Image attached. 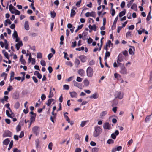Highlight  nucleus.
<instances>
[{
    "label": "nucleus",
    "mask_w": 152,
    "mask_h": 152,
    "mask_svg": "<svg viewBox=\"0 0 152 152\" xmlns=\"http://www.w3.org/2000/svg\"><path fill=\"white\" fill-rule=\"evenodd\" d=\"M85 15L86 17L91 16L95 18L96 16V13L93 11L91 12H87L86 13Z\"/></svg>",
    "instance_id": "10"
},
{
    "label": "nucleus",
    "mask_w": 152,
    "mask_h": 152,
    "mask_svg": "<svg viewBox=\"0 0 152 152\" xmlns=\"http://www.w3.org/2000/svg\"><path fill=\"white\" fill-rule=\"evenodd\" d=\"M24 28L26 30H28L30 28L29 27L28 22L27 21H25L24 23Z\"/></svg>",
    "instance_id": "17"
},
{
    "label": "nucleus",
    "mask_w": 152,
    "mask_h": 152,
    "mask_svg": "<svg viewBox=\"0 0 152 152\" xmlns=\"http://www.w3.org/2000/svg\"><path fill=\"white\" fill-rule=\"evenodd\" d=\"M119 65V66L120 68V72L121 74L125 75L127 73L126 68L125 67L124 64H120Z\"/></svg>",
    "instance_id": "2"
},
{
    "label": "nucleus",
    "mask_w": 152,
    "mask_h": 152,
    "mask_svg": "<svg viewBox=\"0 0 152 152\" xmlns=\"http://www.w3.org/2000/svg\"><path fill=\"white\" fill-rule=\"evenodd\" d=\"M53 143L52 142H50L49 143L48 145V148L50 150H52V149Z\"/></svg>",
    "instance_id": "50"
},
{
    "label": "nucleus",
    "mask_w": 152,
    "mask_h": 152,
    "mask_svg": "<svg viewBox=\"0 0 152 152\" xmlns=\"http://www.w3.org/2000/svg\"><path fill=\"white\" fill-rule=\"evenodd\" d=\"M134 0H131L129 2L127 5V6L128 8H129L131 6H132L133 4V2L134 1Z\"/></svg>",
    "instance_id": "28"
},
{
    "label": "nucleus",
    "mask_w": 152,
    "mask_h": 152,
    "mask_svg": "<svg viewBox=\"0 0 152 152\" xmlns=\"http://www.w3.org/2000/svg\"><path fill=\"white\" fill-rule=\"evenodd\" d=\"M99 149L98 148H94L92 149V152H98Z\"/></svg>",
    "instance_id": "46"
},
{
    "label": "nucleus",
    "mask_w": 152,
    "mask_h": 152,
    "mask_svg": "<svg viewBox=\"0 0 152 152\" xmlns=\"http://www.w3.org/2000/svg\"><path fill=\"white\" fill-rule=\"evenodd\" d=\"M20 104L19 102H17L14 105L15 108L16 109H18L20 107Z\"/></svg>",
    "instance_id": "37"
},
{
    "label": "nucleus",
    "mask_w": 152,
    "mask_h": 152,
    "mask_svg": "<svg viewBox=\"0 0 152 152\" xmlns=\"http://www.w3.org/2000/svg\"><path fill=\"white\" fill-rule=\"evenodd\" d=\"M88 121H83L81 122L80 126L83 127L86 124L87 122H88Z\"/></svg>",
    "instance_id": "32"
},
{
    "label": "nucleus",
    "mask_w": 152,
    "mask_h": 152,
    "mask_svg": "<svg viewBox=\"0 0 152 152\" xmlns=\"http://www.w3.org/2000/svg\"><path fill=\"white\" fill-rule=\"evenodd\" d=\"M75 65L78 66L80 63V61L78 59L76 58L75 59Z\"/></svg>",
    "instance_id": "40"
},
{
    "label": "nucleus",
    "mask_w": 152,
    "mask_h": 152,
    "mask_svg": "<svg viewBox=\"0 0 152 152\" xmlns=\"http://www.w3.org/2000/svg\"><path fill=\"white\" fill-rule=\"evenodd\" d=\"M69 94L72 98L76 97L77 96V93L75 91L70 92Z\"/></svg>",
    "instance_id": "18"
},
{
    "label": "nucleus",
    "mask_w": 152,
    "mask_h": 152,
    "mask_svg": "<svg viewBox=\"0 0 152 152\" xmlns=\"http://www.w3.org/2000/svg\"><path fill=\"white\" fill-rule=\"evenodd\" d=\"M151 14V10L150 11V12L148 14L147 18L146 20L147 21H148L150 20L152 18V17L150 15Z\"/></svg>",
    "instance_id": "33"
},
{
    "label": "nucleus",
    "mask_w": 152,
    "mask_h": 152,
    "mask_svg": "<svg viewBox=\"0 0 152 152\" xmlns=\"http://www.w3.org/2000/svg\"><path fill=\"white\" fill-rule=\"evenodd\" d=\"M40 64L43 66H46V62L44 60H41Z\"/></svg>",
    "instance_id": "49"
},
{
    "label": "nucleus",
    "mask_w": 152,
    "mask_h": 152,
    "mask_svg": "<svg viewBox=\"0 0 152 152\" xmlns=\"http://www.w3.org/2000/svg\"><path fill=\"white\" fill-rule=\"evenodd\" d=\"M78 73L81 76L83 77L85 75V72L83 69H80L78 71Z\"/></svg>",
    "instance_id": "16"
},
{
    "label": "nucleus",
    "mask_w": 152,
    "mask_h": 152,
    "mask_svg": "<svg viewBox=\"0 0 152 152\" xmlns=\"http://www.w3.org/2000/svg\"><path fill=\"white\" fill-rule=\"evenodd\" d=\"M66 64L72 67L73 66L72 63L70 61H67L66 63Z\"/></svg>",
    "instance_id": "55"
},
{
    "label": "nucleus",
    "mask_w": 152,
    "mask_h": 152,
    "mask_svg": "<svg viewBox=\"0 0 152 152\" xmlns=\"http://www.w3.org/2000/svg\"><path fill=\"white\" fill-rule=\"evenodd\" d=\"M2 53L4 54V56L5 57L8 59H9V57L8 56V54L7 52L5 51V50H2Z\"/></svg>",
    "instance_id": "26"
},
{
    "label": "nucleus",
    "mask_w": 152,
    "mask_h": 152,
    "mask_svg": "<svg viewBox=\"0 0 152 152\" xmlns=\"http://www.w3.org/2000/svg\"><path fill=\"white\" fill-rule=\"evenodd\" d=\"M39 128L37 126H34L32 129V131L36 136H38L39 134Z\"/></svg>",
    "instance_id": "9"
},
{
    "label": "nucleus",
    "mask_w": 152,
    "mask_h": 152,
    "mask_svg": "<svg viewBox=\"0 0 152 152\" xmlns=\"http://www.w3.org/2000/svg\"><path fill=\"white\" fill-rule=\"evenodd\" d=\"M103 127L104 129L110 130L112 129L111 124L108 122H106L104 124Z\"/></svg>",
    "instance_id": "8"
},
{
    "label": "nucleus",
    "mask_w": 152,
    "mask_h": 152,
    "mask_svg": "<svg viewBox=\"0 0 152 152\" xmlns=\"http://www.w3.org/2000/svg\"><path fill=\"white\" fill-rule=\"evenodd\" d=\"M110 56V53L109 51H106L104 57V60H106L108 57H109Z\"/></svg>",
    "instance_id": "25"
},
{
    "label": "nucleus",
    "mask_w": 152,
    "mask_h": 152,
    "mask_svg": "<svg viewBox=\"0 0 152 152\" xmlns=\"http://www.w3.org/2000/svg\"><path fill=\"white\" fill-rule=\"evenodd\" d=\"M50 14L51 17L53 18H54L56 15V13L54 11H51L50 12Z\"/></svg>",
    "instance_id": "42"
},
{
    "label": "nucleus",
    "mask_w": 152,
    "mask_h": 152,
    "mask_svg": "<svg viewBox=\"0 0 152 152\" xmlns=\"http://www.w3.org/2000/svg\"><path fill=\"white\" fill-rule=\"evenodd\" d=\"M114 76L117 79H118L120 77V75L117 73L114 74Z\"/></svg>",
    "instance_id": "58"
},
{
    "label": "nucleus",
    "mask_w": 152,
    "mask_h": 152,
    "mask_svg": "<svg viewBox=\"0 0 152 152\" xmlns=\"http://www.w3.org/2000/svg\"><path fill=\"white\" fill-rule=\"evenodd\" d=\"M131 8L135 11H136L137 10V4L135 3H133L131 6Z\"/></svg>",
    "instance_id": "21"
},
{
    "label": "nucleus",
    "mask_w": 152,
    "mask_h": 152,
    "mask_svg": "<svg viewBox=\"0 0 152 152\" xmlns=\"http://www.w3.org/2000/svg\"><path fill=\"white\" fill-rule=\"evenodd\" d=\"M13 140H11L10 143L9 148L8 149V150H10V149L12 148L13 145Z\"/></svg>",
    "instance_id": "35"
},
{
    "label": "nucleus",
    "mask_w": 152,
    "mask_h": 152,
    "mask_svg": "<svg viewBox=\"0 0 152 152\" xmlns=\"http://www.w3.org/2000/svg\"><path fill=\"white\" fill-rule=\"evenodd\" d=\"M15 8L13 7L12 4H10L9 6V10L12 14H13L14 13L12 11V10H15Z\"/></svg>",
    "instance_id": "22"
},
{
    "label": "nucleus",
    "mask_w": 152,
    "mask_h": 152,
    "mask_svg": "<svg viewBox=\"0 0 152 152\" xmlns=\"http://www.w3.org/2000/svg\"><path fill=\"white\" fill-rule=\"evenodd\" d=\"M124 58V57L122 54H119L117 60V63L118 64V66H119V65L121 64H122V63H121L120 62H121L123 61Z\"/></svg>",
    "instance_id": "3"
},
{
    "label": "nucleus",
    "mask_w": 152,
    "mask_h": 152,
    "mask_svg": "<svg viewBox=\"0 0 152 152\" xmlns=\"http://www.w3.org/2000/svg\"><path fill=\"white\" fill-rule=\"evenodd\" d=\"M10 142V140L8 138H7L3 141V143L4 145H7Z\"/></svg>",
    "instance_id": "23"
},
{
    "label": "nucleus",
    "mask_w": 152,
    "mask_h": 152,
    "mask_svg": "<svg viewBox=\"0 0 152 152\" xmlns=\"http://www.w3.org/2000/svg\"><path fill=\"white\" fill-rule=\"evenodd\" d=\"M54 96V94H53V93L52 92L51 90H50L49 94V95L48 96V97L49 98H51L52 97Z\"/></svg>",
    "instance_id": "44"
},
{
    "label": "nucleus",
    "mask_w": 152,
    "mask_h": 152,
    "mask_svg": "<svg viewBox=\"0 0 152 152\" xmlns=\"http://www.w3.org/2000/svg\"><path fill=\"white\" fill-rule=\"evenodd\" d=\"M63 53L64 54V58H65L66 59L68 60H69V58L68 57L66 56L67 55V56H68V55L67 54V53L66 52H63Z\"/></svg>",
    "instance_id": "57"
},
{
    "label": "nucleus",
    "mask_w": 152,
    "mask_h": 152,
    "mask_svg": "<svg viewBox=\"0 0 152 152\" xmlns=\"http://www.w3.org/2000/svg\"><path fill=\"white\" fill-rule=\"evenodd\" d=\"M114 142V140L112 139H109L107 141V143L109 144H113Z\"/></svg>",
    "instance_id": "45"
},
{
    "label": "nucleus",
    "mask_w": 152,
    "mask_h": 152,
    "mask_svg": "<svg viewBox=\"0 0 152 152\" xmlns=\"http://www.w3.org/2000/svg\"><path fill=\"white\" fill-rule=\"evenodd\" d=\"M82 78H80L79 77H77L76 79V81L81 82L82 81Z\"/></svg>",
    "instance_id": "60"
},
{
    "label": "nucleus",
    "mask_w": 152,
    "mask_h": 152,
    "mask_svg": "<svg viewBox=\"0 0 152 152\" xmlns=\"http://www.w3.org/2000/svg\"><path fill=\"white\" fill-rule=\"evenodd\" d=\"M79 58L80 59L81 61L84 63L86 61V57L84 55H81L79 56Z\"/></svg>",
    "instance_id": "14"
},
{
    "label": "nucleus",
    "mask_w": 152,
    "mask_h": 152,
    "mask_svg": "<svg viewBox=\"0 0 152 152\" xmlns=\"http://www.w3.org/2000/svg\"><path fill=\"white\" fill-rule=\"evenodd\" d=\"M42 54L40 52H39L37 54V58H42Z\"/></svg>",
    "instance_id": "47"
},
{
    "label": "nucleus",
    "mask_w": 152,
    "mask_h": 152,
    "mask_svg": "<svg viewBox=\"0 0 152 152\" xmlns=\"http://www.w3.org/2000/svg\"><path fill=\"white\" fill-rule=\"evenodd\" d=\"M134 25H132L129 26L128 29L129 30H132L134 29Z\"/></svg>",
    "instance_id": "63"
},
{
    "label": "nucleus",
    "mask_w": 152,
    "mask_h": 152,
    "mask_svg": "<svg viewBox=\"0 0 152 152\" xmlns=\"http://www.w3.org/2000/svg\"><path fill=\"white\" fill-rule=\"evenodd\" d=\"M77 8L76 7H73L72 9L71 10V12L70 14V16L71 17H73L76 14L75 10Z\"/></svg>",
    "instance_id": "12"
},
{
    "label": "nucleus",
    "mask_w": 152,
    "mask_h": 152,
    "mask_svg": "<svg viewBox=\"0 0 152 152\" xmlns=\"http://www.w3.org/2000/svg\"><path fill=\"white\" fill-rule=\"evenodd\" d=\"M4 47L5 49L7 50H8V46L9 45L7 42V40L5 39H4Z\"/></svg>",
    "instance_id": "24"
},
{
    "label": "nucleus",
    "mask_w": 152,
    "mask_h": 152,
    "mask_svg": "<svg viewBox=\"0 0 152 152\" xmlns=\"http://www.w3.org/2000/svg\"><path fill=\"white\" fill-rule=\"evenodd\" d=\"M95 131L94 132L93 136L95 137H98L102 132L101 128L98 126L94 127Z\"/></svg>",
    "instance_id": "1"
},
{
    "label": "nucleus",
    "mask_w": 152,
    "mask_h": 152,
    "mask_svg": "<svg viewBox=\"0 0 152 152\" xmlns=\"http://www.w3.org/2000/svg\"><path fill=\"white\" fill-rule=\"evenodd\" d=\"M13 37L14 38H15L16 37H18V35L17 34V32L15 31V29L14 31V33L12 35Z\"/></svg>",
    "instance_id": "41"
},
{
    "label": "nucleus",
    "mask_w": 152,
    "mask_h": 152,
    "mask_svg": "<svg viewBox=\"0 0 152 152\" xmlns=\"http://www.w3.org/2000/svg\"><path fill=\"white\" fill-rule=\"evenodd\" d=\"M6 112V115L8 117L11 118H13V117L12 116V115L10 113V112L9 110H7Z\"/></svg>",
    "instance_id": "38"
},
{
    "label": "nucleus",
    "mask_w": 152,
    "mask_h": 152,
    "mask_svg": "<svg viewBox=\"0 0 152 152\" xmlns=\"http://www.w3.org/2000/svg\"><path fill=\"white\" fill-rule=\"evenodd\" d=\"M151 115H148L147 116L145 120V122L147 123L150 121L151 119Z\"/></svg>",
    "instance_id": "39"
},
{
    "label": "nucleus",
    "mask_w": 152,
    "mask_h": 152,
    "mask_svg": "<svg viewBox=\"0 0 152 152\" xmlns=\"http://www.w3.org/2000/svg\"><path fill=\"white\" fill-rule=\"evenodd\" d=\"M126 11L125 9H124L123 11L119 13V16L120 17H121L125 15Z\"/></svg>",
    "instance_id": "27"
},
{
    "label": "nucleus",
    "mask_w": 152,
    "mask_h": 152,
    "mask_svg": "<svg viewBox=\"0 0 152 152\" xmlns=\"http://www.w3.org/2000/svg\"><path fill=\"white\" fill-rule=\"evenodd\" d=\"M30 7H31L32 9L34 11H35V8L34 6V1L32 0V3H31V5L30 6Z\"/></svg>",
    "instance_id": "48"
},
{
    "label": "nucleus",
    "mask_w": 152,
    "mask_h": 152,
    "mask_svg": "<svg viewBox=\"0 0 152 152\" xmlns=\"http://www.w3.org/2000/svg\"><path fill=\"white\" fill-rule=\"evenodd\" d=\"M99 97V94L97 93H95L92 95L90 96V99H96Z\"/></svg>",
    "instance_id": "15"
},
{
    "label": "nucleus",
    "mask_w": 152,
    "mask_h": 152,
    "mask_svg": "<svg viewBox=\"0 0 152 152\" xmlns=\"http://www.w3.org/2000/svg\"><path fill=\"white\" fill-rule=\"evenodd\" d=\"M83 83L86 86H88L89 84V82L87 79H85L83 81Z\"/></svg>",
    "instance_id": "31"
},
{
    "label": "nucleus",
    "mask_w": 152,
    "mask_h": 152,
    "mask_svg": "<svg viewBox=\"0 0 152 152\" xmlns=\"http://www.w3.org/2000/svg\"><path fill=\"white\" fill-rule=\"evenodd\" d=\"M107 113V111H104L101 112L100 114V116L101 118L104 116Z\"/></svg>",
    "instance_id": "36"
},
{
    "label": "nucleus",
    "mask_w": 152,
    "mask_h": 152,
    "mask_svg": "<svg viewBox=\"0 0 152 152\" xmlns=\"http://www.w3.org/2000/svg\"><path fill=\"white\" fill-rule=\"evenodd\" d=\"M41 98L42 100L43 101L46 98L45 95L43 94H42Z\"/></svg>",
    "instance_id": "61"
},
{
    "label": "nucleus",
    "mask_w": 152,
    "mask_h": 152,
    "mask_svg": "<svg viewBox=\"0 0 152 152\" xmlns=\"http://www.w3.org/2000/svg\"><path fill=\"white\" fill-rule=\"evenodd\" d=\"M15 12H13V14H15V15H20V12L18 10H14Z\"/></svg>",
    "instance_id": "51"
},
{
    "label": "nucleus",
    "mask_w": 152,
    "mask_h": 152,
    "mask_svg": "<svg viewBox=\"0 0 152 152\" xmlns=\"http://www.w3.org/2000/svg\"><path fill=\"white\" fill-rule=\"evenodd\" d=\"M73 83L75 86L77 87L78 88L81 89L83 88V86L82 84L78 83L75 80L73 81Z\"/></svg>",
    "instance_id": "6"
},
{
    "label": "nucleus",
    "mask_w": 152,
    "mask_h": 152,
    "mask_svg": "<svg viewBox=\"0 0 152 152\" xmlns=\"http://www.w3.org/2000/svg\"><path fill=\"white\" fill-rule=\"evenodd\" d=\"M125 3L124 1H122L120 4V6L122 8H123L125 6Z\"/></svg>",
    "instance_id": "62"
},
{
    "label": "nucleus",
    "mask_w": 152,
    "mask_h": 152,
    "mask_svg": "<svg viewBox=\"0 0 152 152\" xmlns=\"http://www.w3.org/2000/svg\"><path fill=\"white\" fill-rule=\"evenodd\" d=\"M21 126L19 125H18L17 126L16 128V130L17 132H18L19 131H20L21 130Z\"/></svg>",
    "instance_id": "53"
},
{
    "label": "nucleus",
    "mask_w": 152,
    "mask_h": 152,
    "mask_svg": "<svg viewBox=\"0 0 152 152\" xmlns=\"http://www.w3.org/2000/svg\"><path fill=\"white\" fill-rule=\"evenodd\" d=\"M114 96L115 98H118L121 99L123 98V95L120 91H117L115 92Z\"/></svg>",
    "instance_id": "5"
},
{
    "label": "nucleus",
    "mask_w": 152,
    "mask_h": 152,
    "mask_svg": "<svg viewBox=\"0 0 152 152\" xmlns=\"http://www.w3.org/2000/svg\"><path fill=\"white\" fill-rule=\"evenodd\" d=\"M87 75L88 77H91L93 76V71L91 67H88L86 70Z\"/></svg>",
    "instance_id": "4"
},
{
    "label": "nucleus",
    "mask_w": 152,
    "mask_h": 152,
    "mask_svg": "<svg viewBox=\"0 0 152 152\" xmlns=\"http://www.w3.org/2000/svg\"><path fill=\"white\" fill-rule=\"evenodd\" d=\"M7 23L10 25L11 24V22L10 19H7L5 20V23H4L5 26H7Z\"/></svg>",
    "instance_id": "34"
},
{
    "label": "nucleus",
    "mask_w": 152,
    "mask_h": 152,
    "mask_svg": "<svg viewBox=\"0 0 152 152\" xmlns=\"http://www.w3.org/2000/svg\"><path fill=\"white\" fill-rule=\"evenodd\" d=\"M64 89L68 90L69 89V87L67 85H64L63 86Z\"/></svg>",
    "instance_id": "56"
},
{
    "label": "nucleus",
    "mask_w": 152,
    "mask_h": 152,
    "mask_svg": "<svg viewBox=\"0 0 152 152\" xmlns=\"http://www.w3.org/2000/svg\"><path fill=\"white\" fill-rule=\"evenodd\" d=\"M36 115L34 114V115L31 116L30 118V122H32L34 121Z\"/></svg>",
    "instance_id": "29"
},
{
    "label": "nucleus",
    "mask_w": 152,
    "mask_h": 152,
    "mask_svg": "<svg viewBox=\"0 0 152 152\" xmlns=\"http://www.w3.org/2000/svg\"><path fill=\"white\" fill-rule=\"evenodd\" d=\"M54 99H49L47 101V102L46 103V104L48 106H50L52 102L54 101Z\"/></svg>",
    "instance_id": "20"
},
{
    "label": "nucleus",
    "mask_w": 152,
    "mask_h": 152,
    "mask_svg": "<svg viewBox=\"0 0 152 152\" xmlns=\"http://www.w3.org/2000/svg\"><path fill=\"white\" fill-rule=\"evenodd\" d=\"M5 106L10 111V112H11L12 113V111L10 107V104L9 103H7L5 104Z\"/></svg>",
    "instance_id": "52"
},
{
    "label": "nucleus",
    "mask_w": 152,
    "mask_h": 152,
    "mask_svg": "<svg viewBox=\"0 0 152 152\" xmlns=\"http://www.w3.org/2000/svg\"><path fill=\"white\" fill-rule=\"evenodd\" d=\"M106 45H107V46L110 47H112L113 46V44L111 43V41L110 40H108L107 41V43L106 44Z\"/></svg>",
    "instance_id": "30"
},
{
    "label": "nucleus",
    "mask_w": 152,
    "mask_h": 152,
    "mask_svg": "<svg viewBox=\"0 0 152 152\" xmlns=\"http://www.w3.org/2000/svg\"><path fill=\"white\" fill-rule=\"evenodd\" d=\"M12 135V132L9 130H6L4 133L3 134V137H10Z\"/></svg>",
    "instance_id": "7"
},
{
    "label": "nucleus",
    "mask_w": 152,
    "mask_h": 152,
    "mask_svg": "<svg viewBox=\"0 0 152 152\" xmlns=\"http://www.w3.org/2000/svg\"><path fill=\"white\" fill-rule=\"evenodd\" d=\"M13 152H21V150L18 149L17 148H14L13 149Z\"/></svg>",
    "instance_id": "64"
},
{
    "label": "nucleus",
    "mask_w": 152,
    "mask_h": 152,
    "mask_svg": "<svg viewBox=\"0 0 152 152\" xmlns=\"http://www.w3.org/2000/svg\"><path fill=\"white\" fill-rule=\"evenodd\" d=\"M104 38L102 37L101 39V44L99 48V51H100L101 50L102 46L103 44L102 40Z\"/></svg>",
    "instance_id": "54"
},
{
    "label": "nucleus",
    "mask_w": 152,
    "mask_h": 152,
    "mask_svg": "<svg viewBox=\"0 0 152 152\" xmlns=\"http://www.w3.org/2000/svg\"><path fill=\"white\" fill-rule=\"evenodd\" d=\"M40 143L39 141V139H37L35 140V145L36 148H37L38 147L39 144Z\"/></svg>",
    "instance_id": "43"
},
{
    "label": "nucleus",
    "mask_w": 152,
    "mask_h": 152,
    "mask_svg": "<svg viewBox=\"0 0 152 152\" xmlns=\"http://www.w3.org/2000/svg\"><path fill=\"white\" fill-rule=\"evenodd\" d=\"M131 48L129 50V54L130 55H133L134 53V51L135 50V49L134 47L130 46Z\"/></svg>",
    "instance_id": "13"
},
{
    "label": "nucleus",
    "mask_w": 152,
    "mask_h": 152,
    "mask_svg": "<svg viewBox=\"0 0 152 152\" xmlns=\"http://www.w3.org/2000/svg\"><path fill=\"white\" fill-rule=\"evenodd\" d=\"M88 27L91 30H93L94 31H96V26L95 24H94L93 25H91L90 24L88 26Z\"/></svg>",
    "instance_id": "19"
},
{
    "label": "nucleus",
    "mask_w": 152,
    "mask_h": 152,
    "mask_svg": "<svg viewBox=\"0 0 152 152\" xmlns=\"http://www.w3.org/2000/svg\"><path fill=\"white\" fill-rule=\"evenodd\" d=\"M23 45V44L21 41H19L15 45V48L17 50H18L20 47Z\"/></svg>",
    "instance_id": "11"
},
{
    "label": "nucleus",
    "mask_w": 152,
    "mask_h": 152,
    "mask_svg": "<svg viewBox=\"0 0 152 152\" xmlns=\"http://www.w3.org/2000/svg\"><path fill=\"white\" fill-rule=\"evenodd\" d=\"M95 64V62L93 60H91L89 63L88 65L90 66L94 65Z\"/></svg>",
    "instance_id": "59"
}]
</instances>
